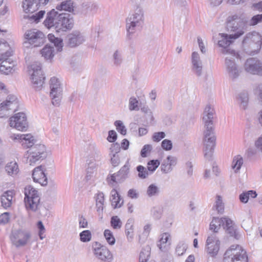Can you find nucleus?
Segmentation results:
<instances>
[{
    "label": "nucleus",
    "instance_id": "nucleus-1",
    "mask_svg": "<svg viewBox=\"0 0 262 262\" xmlns=\"http://www.w3.org/2000/svg\"><path fill=\"white\" fill-rule=\"evenodd\" d=\"M214 111L210 106L205 107L203 121L205 129L204 132V155L205 159L208 161L212 159L214 147L215 146V137L213 132V119Z\"/></svg>",
    "mask_w": 262,
    "mask_h": 262
},
{
    "label": "nucleus",
    "instance_id": "nucleus-2",
    "mask_svg": "<svg viewBox=\"0 0 262 262\" xmlns=\"http://www.w3.org/2000/svg\"><path fill=\"white\" fill-rule=\"evenodd\" d=\"M43 24L47 28H53L57 32L66 31L73 27L74 19L69 14L59 13L55 9H52L47 13Z\"/></svg>",
    "mask_w": 262,
    "mask_h": 262
},
{
    "label": "nucleus",
    "instance_id": "nucleus-3",
    "mask_svg": "<svg viewBox=\"0 0 262 262\" xmlns=\"http://www.w3.org/2000/svg\"><path fill=\"white\" fill-rule=\"evenodd\" d=\"M244 30H239L234 34L228 35L226 34L219 33L213 37L214 43H216L219 47L222 48L221 52L225 55H229L234 57L236 56V53L228 47L233 42L234 39L239 37L244 34Z\"/></svg>",
    "mask_w": 262,
    "mask_h": 262
},
{
    "label": "nucleus",
    "instance_id": "nucleus-4",
    "mask_svg": "<svg viewBox=\"0 0 262 262\" xmlns=\"http://www.w3.org/2000/svg\"><path fill=\"white\" fill-rule=\"evenodd\" d=\"M89 157L86 160L88 167L85 179L87 182L93 181L96 177L97 171L101 165V156L94 146L90 148Z\"/></svg>",
    "mask_w": 262,
    "mask_h": 262
},
{
    "label": "nucleus",
    "instance_id": "nucleus-5",
    "mask_svg": "<svg viewBox=\"0 0 262 262\" xmlns=\"http://www.w3.org/2000/svg\"><path fill=\"white\" fill-rule=\"evenodd\" d=\"M144 13L143 8L137 6L126 18V28L129 34H132L139 29L144 22Z\"/></svg>",
    "mask_w": 262,
    "mask_h": 262
},
{
    "label": "nucleus",
    "instance_id": "nucleus-6",
    "mask_svg": "<svg viewBox=\"0 0 262 262\" xmlns=\"http://www.w3.org/2000/svg\"><path fill=\"white\" fill-rule=\"evenodd\" d=\"M24 203L26 209L33 212L37 211L40 207V196L38 191L31 185L24 189Z\"/></svg>",
    "mask_w": 262,
    "mask_h": 262
},
{
    "label": "nucleus",
    "instance_id": "nucleus-7",
    "mask_svg": "<svg viewBox=\"0 0 262 262\" xmlns=\"http://www.w3.org/2000/svg\"><path fill=\"white\" fill-rule=\"evenodd\" d=\"M261 36L256 32L247 34L243 40V48L249 54L256 53L261 48Z\"/></svg>",
    "mask_w": 262,
    "mask_h": 262
},
{
    "label": "nucleus",
    "instance_id": "nucleus-8",
    "mask_svg": "<svg viewBox=\"0 0 262 262\" xmlns=\"http://www.w3.org/2000/svg\"><path fill=\"white\" fill-rule=\"evenodd\" d=\"M25 39L23 45L26 48L30 46L34 47L42 45L46 40L45 34L40 31L33 29L27 31L24 34Z\"/></svg>",
    "mask_w": 262,
    "mask_h": 262
},
{
    "label": "nucleus",
    "instance_id": "nucleus-9",
    "mask_svg": "<svg viewBox=\"0 0 262 262\" xmlns=\"http://www.w3.org/2000/svg\"><path fill=\"white\" fill-rule=\"evenodd\" d=\"M246 252L238 245H232L224 254L225 262H247Z\"/></svg>",
    "mask_w": 262,
    "mask_h": 262
},
{
    "label": "nucleus",
    "instance_id": "nucleus-10",
    "mask_svg": "<svg viewBox=\"0 0 262 262\" xmlns=\"http://www.w3.org/2000/svg\"><path fill=\"white\" fill-rule=\"evenodd\" d=\"M28 72L34 88L40 89L43 85L45 79L40 64L38 62L32 64L28 67Z\"/></svg>",
    "mask_w": 262,
    "mask_h": 262
},
{
    "label": "nucleus",
    "instance_id": "nucleus-11",
    "mask_svg": "<svg viewBox=\"0 0 262 262\" xmlns=\"http://www.w3.org/2000/svg\"><path fill=\"white\" fill-rule=\"evenodd\" d=\"M27 163L33 165L46 157V148L43 144H36L31 147L25 155Z\"/></svg>",
    "mask_w": 262,
    "mask_h": 262
},
{
    "label": "nucleus",
    "instance_id": "nucleus-12",
    "mask_svg": "<svg viewBox=\"0 0 262 262\" xmlns=\"http://www.w3.org/2000/svg\"><path fill=\"white\" fill-rule=\"evenodd\" d=\"M92 249L95 256L103 262H111L113 260V254L109 249L97 242L92 244Z\"/></svg>",
    "mask_w": 262,
    "mask_h": 262
},
{
    "label": "nucleus",
    "instance_id": "nucleus-13",
    "mask_svg": "<svg viewBox=\"0 0 262 262\" xmlns=\"http://www.w3.org/2000/svg\"><path fill=\"white\" fill-rule=\"evenodd\" d=\"M50 97L52 103L54 106H58L60 104L62 94V87L58 78L53 77L50 79Z\"/></svg>",
    "mask_w": 262,
    "mask_h": 262
},
{
    "label": "nucleus",
    "instance_id": "nucleus-14",
    "mask_svg": "<svg viewBox=\"0 0 262 262\" xmlns=\"http://www.w3.org/2000/svg\"><path fill=\"white\" fill-rule=\"evenodd\" d=\"M31 238L30 231L26 230H18L12 233L10 238L12 244L17 248L27 245Z\"/></svg>",
    "mask_w": 262,
    "mask_h": 262
},
{
    "label": "nucleus",
    "instance_id": "nucleus-15",
    "mask_svg": "<svg viewBox=\"0 0 262 262\" xmlns=\"http://www.w3.org/2000/svg\"><path fill=\"white\" fill-rule=\"evenodd\" d=\"M9 125L18 130H26L28 124L26 114L22 112L15 114L9 118Z\"/></svg>",
    "mask_w": 262,
    "mask_h": 262
},
{
    "label": "nucleus",
    "instance_id": "nucleus-16",
    "mask_svg": "<svg viewBox=\"0 0 262 262\" xmlns=\"http://www.w3.org/2000/svg\"><path fill=\"white\" fill-rule=\"evenodd\" d=\"M220 241L215 233L209 235L206 239L205 251L211 257L216 256L220 250Z\"/></svg>",
    "mask_w": 262,
    "mask_h": 262
},
{
    "label": "nucleus",
    "instance_id": "nucleus-17",
    "mask_svg": "<svg viewBox=\"0 0 262 262\" xmlns=\"http://www.w3.org/2000/svg\"><path fill=\"white\" fill-rule=\"evenodd\" d=\"M18 106L16 96L10 95L0 103V115H6L10 111H15Z\"/></svg>",
    "mask_w": 262,
    "mask_h": 262
},
{
    "label": "nucleus",
    "instance_id": "nucleus-18",
    "mask_svg": "<svg viewBox=\"0 0 262 262\" xmlns=\"http://www.w3.org/2000/svg\"><path fill=\"white\" fill-rule=\"evenodd\" d=\"M245 71L251 74L262 76V62L253 58L248 59L244 65Z\"/></svg>",
    "mask_w": 262,
    "mask_h": 262
},
{
    "label": "nucleus",
    "instance_id": "nucleus-19",
    "mask_svg": "<svg viewBox=\"0 0 262 262\" xmlns=\"http://www.w3.org/2000/svg\"><path fill=\"white\" fill-rule=\"evenodd\" d=\"M47 169L44 166L40 165L35 167L32 171V178L34 182L38 183L42 186H47L48 179L45 173Z\"/></svg>",
    "mask_w": 262,
    "mask_h": 262
},
{
    "label": "nucleus",
    "instance_id": "nucleus-20",
    "mask_svg": "<svg viewBox=\"0 0 262 262\" xmlns=\"http://www.w3.org/2000/svg\"><path fill=\"white\" fill-rule=\"evenodd\" d=\"M228 29L233 32H236L239 30H244L242 26L244 25L243 19L241 15L234 14L228 17L227 20Z\"/></svg>",
    "mask_w": 262,
    "mask_h": 262
},
{
    "label": "nucleus",
    "instance_id": "nucleus-21",
    "mask_svg": "<svg viewBox=\"0 0 262 262\" xmlns=\"http://www.w3.org/2000/svg\"><path fill=\"white\" fill-rule=\"evenodd\" d=\"M231 56L226 57L225 59V64L229 77L234 80L238 77L241 71L234 63L233 58Z\"/></svg>",
    "mask_w": 262,
    "mask_h": 262
},
{
    "label": "nucleus",
    "instance_id": "nucleus-22",
    "mask_svg": "<svg viewBox=\"0 0 262 262\" xmlns=\"http://www.w3.org/2000/svg\"><path fill=\"white\" fill-rule=\"evenodd\" d=\"M51 0H24L23 8L26 13H33L38 8L39 5H47Z\"/></svg>",
    "mask_w": 262,
    "mask_h": 262
},
{
    "label": "nucleus",
    "instance_id": "nucleus-23",
    "mask_svg": "<svg viewBox=\"0 0 262 262\" xmlns=\"http://www.w3.org/2000/svg\"><path fill=\"white\" fill-rule=\"evenodd\" d=\"M177 163V158L172 156H168L164 159L161 165V170L164 173H168L170 172L173 167Z\"/></svg>",
    "mask_w": 262,
    "mask_h": 262
},
{
    "label": "nucleus",
    "instance_id": "nucleus-24",
    "mask_svg": "<svg viewBox=\"0 0 262 262\" xmlns=\"http://www.w3.org/2000/svg\"><path fill=\"white\" fill-rule=\"evenodd\" d=\"M192 70L198 76H200L202 73L203 64L199 53L193 52L191 55Z\"/></svg>",
    "mask_w": 262,
    "mask_h": 262
},
{
    "label": "nucleus",
    "instance_id": "nucleus-25",
    "mask_svg": "<svg viewBox=\"0 0 262 262\" xmlns=\"http://www.w3.org/2000/svg\"><path fill=\"white\" fill-rule=\"evenodd\" d=\"M69 45L71 47H75L84 42L85 37L84 34L79 31H75L69 35Z\"/></svg>",
    "mask_w": 262,
    "mask_h": 262
},
{
    "label": "nucleus",
    "instance_id": "nucleus-26",
    "mask_svg": "<svg viewBox=\"0 0 262 262\" xmlns=\"http://www.w3.org/2000/svg\"><path fill=\"white\" fill-rule=\"evenodd\" d=\"M10 59L7 58L1 60L2 62L0 65V72L5 74H9L14 72L16 68L13 61H10Z\"/></svg>",
    "mask_w": 262,
    "mask_h": 262
},
{
    "label": "nucleus",
    "instance_id": "nucleus-27",
    "mask_svg": "<svg viewBox=\"0 0 262 262\" xmlns=\"http://www.w3.org/2000/svg\"><path fill=\"white\" fill-rule=\"evenodd\" d=\"M171 245V236L168 233H164L161 235L157 243V246L162 251H167Z\"/></svg>",
    "mask_w": 262,
    "mask_h": 262
},
{
    "label": "nucleus",
    "instance_id": "nucleus-28",
    "mask_svg": "<svg viewBox=\"0 0 262 262\" xmlns=\"http://www.w3.org/2000/svg\"><path fill=\"white\" fill-rule=\"evenodd\" d=\"M110 201L114 209L120 208L123 204V200L116 189H113L111 191Z\"/></svg>",
    "mask_w": 262,
    "mask_h": 262
},
{
    "label": "nucleus",
    "instance_id": "nucleus-29",
    "mask_svg": "<svg viewBox=\"0 0 262 262\" xmlns=\"http://www.w3.org/2000/svg\"><path fill=\"white\" fill-rule=\"evenodd\" d=\"M5 170L8 176L12 177L17 176L19 172L18 165L14 161L7 163L5 166Z\"/></svg>",
    "mask_w": 262,
    "mask_h": 262
},
{
    "label": "nucleus",
    "instance_id": "nucleus-30",
    "mask_svg": "<svg viewBox=\"0 0 262 262\" xmlns=\"http://www.w3.org/2000/svg\"><path fill=\"white\" fill-rule=\"evenodd\" d=\"M222 226L226 229L227 231L232 236H234L236 238V231L233 227V221L228 217H221Z\"/></svg>",
    "mask_w": 262,
    "mask_h": 262
},
{
    "label": "nucleus",
    "instance_id": "nucleus-31",
    "mask_svg": "<svg viewBox=\"0 0 262 262\" xmlns=\"http://www.w3.org/2000/svg\"><path fill=\"white\" fill-rule=\"evenodd\" d=\"M13 51L6 42H0V61L12 56Z\"/></svg>",
    "mask_w": 262,
    "mask_h": 262
},
{
    "label": "nucleus",
    "instance_id": "nucleus-32",
    "mask_svg": "<svg viewBox=\"0 0 262 262\" xmlns=\"http://www.w3.org/2000/svg\"><path fill=\"white\" fill-rule=\"evenodd\" d=\"M236 100L239 107L242 110H246L248 107L249 95L247 92L239 93L236 96Z\"/></svg>",
    "mask_w": 262,
    "mask_h": 262
},
{
    "label": "nucleus",
    "instance_id": "nucleus-33",
    "mask_svg": "<svg viewBox=\"0 0 262 262\" xmlns=\"http://www.w3.org/2000/svg\"><path fill=\"white\" fill-rule=\"evenodd\" d=\"M56 9L58 11H66L72 12L74 11L73 3L71 0L63 1L57 4Z\"/></svg>",
    "mask_w": 262,
    "mask_h": 262
},
{
    "label": "nucleus",
    "instance_id": "nucleus-34",
    "mask_svg": "<svg viewBox=\"0 0 262 262\" xmlns=\"http://www.w3.org/2000/svg\"><path fill=\"white\" fill-rule=\"evenodd\" d=\"M125 233L129 241H132L134 237V220L129 219L125 225Z\"/></svg>",
    "mask_w": 262,
    "mask_h": 262
},
{
    "label": "nucleus",
    "instance_id": "nucleus-35",
    "mask_svg": "<svg viewBox=\"0 0 262 262\" xmlns=\"http://www.w3.org/2000/svg\"><path fill=\"white\" fill-rule=\"evenodd\" d=\"M104 195L102 192L98 193L96 198L97 211L99 214H102L104 209Z\"/></svg>",
    "mask_w": 262,
    "mask_h": 262
},
{
    "label": "nucleus",
    "instance_id": "nucleus-36",
    "mask_svg": "<svg viewBox=\"0 0 262 262\" xmlns=\"http://www.w3.org/2000/svg\"><path fill=\"white\" fill-rule=\"evenodd\" d=\"M213 209L217 211L218 213L222 214L224 211V203L223 197L217 195L215 196V202L213 206Z\"/></svg>",
    "mask_w": 262,
    "mask_h": 262
},
{
    "label": "nucleus",
    "instance_id": "nucleus-37",
    "mask_svg": "<svg viewBox=\"0 0 262 262\" xmlns=\"http://www.w3.org/2000/svg\"><path fill=\"white\" fill-rule=\"evenodd\" d=\"M42 56L46 59H51L54 56V48L49 45H46L40 51Z\"/></svg>",
    "mask_w": 262,
    "mask_h": 262
},
{
    "label": "nucleus",
    "instance_id": "nucleus-38",
    "mask_svg": "<svg viewBox=\"0 0 262 262\" xmlns=\"http://www.w3.org/2000/svg\"><path fill=\"white\" fill-rule=\"evenodd\" d=\"M244 160L241 155L235 156L232 161V168L235 172H237L241 169L243 164Z\"/></svg>",
    "mask_w": 262,
    "mask_h": 262
},
{
    "label": "nucleus",
    "instance_id": "nucleus-39",
    "mask_svg": "<svg viewBox=\"0 0 262 262\" xmlns=\"http://www.w3.org/2000/svg\"><path fill=\"white\" fill-rule=\"evenodd\" d=\"M150 254V248L146 246L144 247L140 252L139 255V262H149V258Z\"/></svg>",
    "mask_w": 262,
    "mask_h": 262
},
{
    "label": "nucleus",
    "instance_id": "nucleus-40",
    "mask_svg": "<svg viewBox=\"0 0 262 262\" xmlns=\"http://www.w3.org/2000/svg\"><path fill=\"white\" fill-rule=\"evenodd\" d=\"M23 136L21 143L24 147L30 148L34 146V137L31 134H24Z\"/></svg>",
    "mask_w": 262,
    "mask_h": 262
},
{
    "label": "nucleus",
    "instance_id": "nucleus-41",
    "mask_svg": "<svg viewBox=\"0 0 262 262\" xmlns=\"http://www.w3.org/2000/svg\"><path fill=\"white\" fill-rule=\"evenodd\" d=\"M49 41L54 43V46L57 48L58 51H60L63 47L62 40L58 37H55L52 34H49L48 35Z\"/></svg>",
    "mask_w": 262,
    "mask_h": 262
},
{
    "label": "nucleus",
    "instance_id": "nucleus-42",
    "mask_svg": "<svg viewBox=\"0 0 262 262\" xmlns=\"http://www.w3.org/2000/svg\"><path fill=\"white\" fill-rule=\"evenodd\" d=\"M257 196V193L255 191L249 190L246 192H244L239 195L240 201L244 203L248 202L249 198H255Z\"/></svg>",
    "mask_w": 262,
    "mask_h": 262
},
{
    "label": "nucleus",
    "instance_id": "nucleus-43",
    "mask_svg": "<svg viewBox=\"0 0 262 262\" xmlns=\"http://www.w3.org/2000/svg\"><path fill=\"white\" fill-rule=\"evenodd\" d=\"M122 61L121 51L119 50H115L112 55V61L114 65L118 67L121 65Z\"/></svg>",
    "mask_w": 262,
    "mask_h": 262
},
{
    "label": "nucleus",
    "instance_id": "nucleus-44",
    "mask_svg": "<svg viewBox=\"0 0 262 262\" xmlns=\"http://www.w3.org/2000/svg\"><path fill=\"white\" fill-rule=\"evenodd\" d=\"M84 9L86 11V13L90 15H93L98 10L99 6L97 4L95 3H89L85 5Z\"/></svg>",
    "mask_w": 262,
    "mask_h": 262
},
{
    "label": "nucleus",
    "instance_id": "nucleus-45",
    "mask_svg": "<svg viewBox=\"0 0 262 262\" xmlns=\"http://www.w3.org/2000/svg\"><path fill=\"white\" fill-rule=\"evenodd\" d=\"M221 218L213 217L210 224V229L214 232H218L221 226H222Z\"/></svg>",
    "mask_w": 262,
    "mask_h": 262
},
{
    "label": "nucleus",
    "instance_id": "nucleus-46",
    "mask_svg": "<svg viewBox=\"0 0 262 262\" xmlns=\"http://www.w3.org/2000/svg\"><path fill=\"white\" fill-rule=\"evenodd\" d=\"M129 171V168L126 166H124L122 168L117 172L118 178L117 180L119 182H122L127 177Z\"/></svg>",
    "mask_w": 262,
    "mask_h": 262
},
{
    "label": "nucleus",
    "instance_id": "nucleus-47",
    "mask_svg": "<svg viewBox=\"0 0 262 262\" xmlns=\"http://www.w3.org/2000/svg\"><path fill=\"white\" fill-rule=\"evenodd\" d=\"M159 192V188L154 184L150 185L146 190V193L149 197L158 195Z\"/></svg>",
    "mask_w": 262,
    "mask_h": 262
},
{
    "label": "nucleus",
    "instance_id": "nucleus-48",
    "mask_svg": "<svg viewBox=\"0 0 262 262\" xmlns=\"http://www.w3.org/2000/svg\"><path fill=\"white\" fill-rule=\"evenodd\" d=\"M137 170L138 172V176L141 179H145L147 178L150 174L148 169L142 166L139 165L137 167Z\"/></svg>",
    "mask_w": 262,
    "mask_h": 262
},
{
    "label": "nucleus",
    "instance_id": "nucleus-49",
    "mask_svg": "<svg viewBox=\"0 0 262 262\" xmlns=\"http://www.w3.org/2000/svg\"><path fill=\"white\" fill-rule=\"evenodd\" d=\"M111 225L114 229H119L122 226V223L118 216H113L111 219Z\"/></svg>",
    "mask_w": 262,
    "mask_h": 262
},
{
    "label": "nucleus",
    "instance_id": "nucleus-50",
    "mask_svg": "<svg viewBox=\"0 0 262 262\" xmlns=\"http://www.w3.org/2000/svg\"><path fill=\"white\" fill-rule=\"evenodd\" d=\"M80 239L82 242L86 243L91 240L92 234L90 230H86L81 232L80 234Z\"/></svg>",
    "mask_w": 262,
    "mask_h": 262
},
{
    "label": "nucleus",
    "instance_id": "nucleus-51",
    "mask_svg": "<svg viewBox=\"0 0 262 262\" xmlns=\"http://www.w3.org/2000/svg\"><path fill=\"white\" fill-rule=\"evenodd\" d=\"M139 103L138 100L135 97H131L129 100V110L131 111H138L139 110Z\"/></svg>",
    "mask_w": 262,
    "mask_h": 262
},
{
    "label": "nucleus",
    "instance_id": "nucleus-52",
    "mask_svg": "<svg viewBox=\"0 0 262 262\" xmlns=\"http://www.w3.org/2000/svg\"><path fill=\"white\" fill-rule=\"evenodd\" d=\"M160 162L158 160L149 161L147 163V169L151 174L158 167Z\"/></svg>",
    "mask_w": 262,
    "mask_h": 262
},
{
    "label": "nucleus",
    "instance_id": "nucleus-53",
    "mask_svg": "<svg viewBox=\"0 0 262 262\" xmlns=\"http://www.w3.org/2000/svg\"><path fill=\"white\" fill-rule=\"evenodd\" d=\"M104 236L107 242L111 245H113L115 243V238L113 236L112 232L106 229L104 232Z\"/></svg>",
    "mask_w": 262,
    "mask_h": 262
},
{
    "label": "nucleus",
    "instance_id": "nucleus-54",
    "mask_svg": "<svg viewBox=\"0 0 262 262\" xmlns=\"http://www.w3.org/2000/svg\"><path fill=\"white\" fill-rule=\"evenodd\" d=\"M187 248L186 244L184 242H180L176 247V253L179 256L182 255L186 252Z\"/></svg>",
    "mask_w": 262,
    "mask_h": 262
},
{
    "label": "nucleus",
    "instance_id": "nucleus-55",
    "mask_svg": "<svg viewBox=\"0 0 262 262\" xmlns=\"http://www.w3.org/2000/svg\"><path fill=\"white\" fill-rule=\"evenodd\" d=\"M45 14V11H40L38 13L35 14H32L29 16V19L31 21H35L37 23L39 20L42 18Z\"/></svg>",
    "mask_w": 262,
    "mask_h": 262
},
{
    "label": "nucleus",
    "instance_id": "nucleus-56",
    "mask_svg": "<svg viewBox=\"0 0 262 262\" xmlns=\"http://www.w3.org/2000/svg\"><path fill=\"white\" fill-rule=\"evenodd\" d=\"M114 124L116 127V129L121 134L125 135L126 134V129L123 122L120 120H117L115 122Z\"/></svg>",
    "mask_w": 262,
    "mask_h": 262
},
{
    "label": "nucleus",
    "instance_id": "nucleus-57",
    "mask_svg": "<svg viewBox=\"0 0 262 262\" xmlns=\"http://www.w3.org/2000/svg\"><path fill=\"white\" fill-rule=\"evenodd\" d=\"M152 149V145L150 144H146L145 145L141 151V156L142 157H146L147 155L150 153L151 150Z\"/></svg>",
    "mask_w": 262,
    "mask_h": 262
},
{
    "label": "nucleus",
    "instance_id": "nucleus-58",
    "mask_svg": "<svg viewBox=\"0 0 262 262\" xmlns=\"http://www.w3.org/2000/svg\"><path fill=\"white\" fill-rule=\"evenodd\" d=\"M261 22H262V14H257L253 16L251 19L249 24L251 26H255Z\"/></svg>",
    "mask_w": 262,
    "mask_h": 262
},
{
    "label": "nucleus",
    "instance_id": "nucleus-59",
    "mask_svg": "<svg viewBox=\"0 0 262 262\" xmlns=\"http://www.w3.org/2000/svg\"><path fill=\"white\" fill-rule=\"evenodd\" d=\"M37 228L39 230V237L41 239H43L45 237V236L44 235V233L46 231L45 226H43L41 221H39L37 223Z\"/></svg>",
    "mask_w": 262,
    "mask_h": 262
},
{
    "label": "nucleus",
    "instance_id": "nucleus-60",
    "mask_svg": "<svg viewBox=\"0 0 262 262\" xmlns=\"http://www.w3.org/2000/svg\"><path fill=\"white\" fill-rule=\"evenodd\" d=\"M165 137V134L164 132H157L154 134L152 139L155 142H159L161 140L164 138Z\"/></svg>",
    "mask_w": 262,
    "mask_h": 262
},
{
    "label": "nucleus",
    "instance_id": "nucleus-61",
    "mask_svg": "<svg viewBox=\"0 0 262 262\" xmlns=\"http://www.w3.org/2000/svg\"><path fill=\"white\" fill-rule=\"evenodd\" d=\"M161 146L165 150H170L172 147V144L170 140L165 139L162 142Z\"/></svg>",
    "mask_w": 262,
    "mask_h": 262
},
{
    "label": "nucleus",
    "instance_id": "nucleus-62",
    "mask_svg": "<svg viewBox=\"0 0 262 262\" xmlns=\"http://www.w3.org/2000/svg\"><path fill=\"white\" fill-rule=\"evenodd\" d=\"M118 173H114L112 174L110 177L107 178V182L112 187L115 186V183H119L117 180Z\"/></svg>",
    "mask_w": 262,
    "mask_h": 262
},
{
    "label": "nucleus",
    "instance_id": "nucleus-63",
    "mask_svg": "<svg viewBox=\"0 0 262 262\" xmlns=\"http://www.w3.org/2000/svg\"><path fill=\"white\" fill-rule=\"evenodd\" d=\"M151 214L156 219H159L162 215V210L159 207H154L151 210Z\"/></svg>",
    "mask_w": 262,
    "mask_h": 262
},
{
    "label": "nucleus",
    "instance_id": "nucleus-64",
    "mask_svg": "<svg viewBox=\"0 0 262 262\" xmlns=\"http://www.w3.org/2000/svg\"><path fill=\"white\" fill-rule=\"evenodd\" d=\"M254 146L258 150L262 152V134L255 140Z\"/></svg>",
    "mask_w": 262,
    "mask_h": 262
}]
</instances>
